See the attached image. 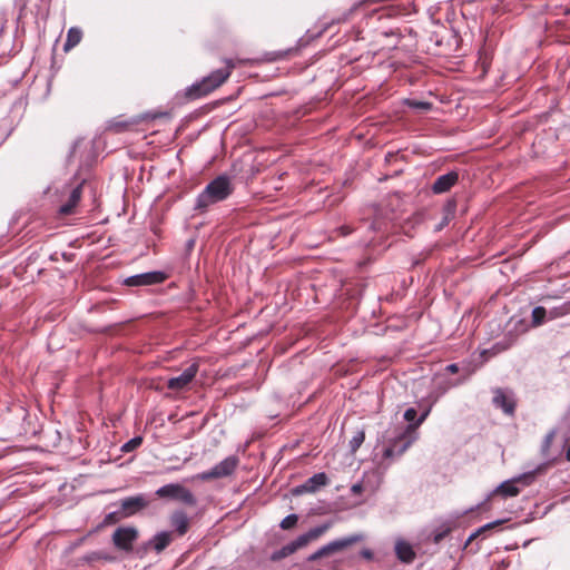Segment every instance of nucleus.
<instances>
[{"label": "nucleus", "mask_w": 570, "mask_h": 570, "mask_svg": "<svg viewBox=\"0 0 570 570\" xmlns=\"http://www.w3.org/2000/svg\"><path fill=\"white\" fill-rule=\"evenodd\" d=\"M234 190L230 178L227 175H219L213 179L205 189L197 196L195 208L202 212L210 205L228 198Z\"/></svg>", "instance_id": "nucleus-4"}, {"label": "nucleus", "mask_w": 570, "mask_h": 570, "mask_svg": "<svg viewBox=\"0 0 570 570\" xmlns=\"http://www.w3.org/2000/svg\"><path fill=\"white\" fill-rule=\"evenodd\" d=\"M311 537H298L297 540L284 546L282 549L275 551L271 556L272 561H279L291 554H293L299 548L305 547L308 543Z\"/></svg>", "instance_id": "nucleus-15"}, {"label": "nucleus", "mask_w": 570, "mask_h": 570, "mask_svg": "<svg viewBox=\"0 0 570 570\" xmlns=\"http://www.w3.org/2000/svg\"><path fill=\"white\" fill-rule=\"evenodd\" d=\"M452 530H453L452 528H448L445 530H442V531L438 532L436 534H440V535L449 534Z\"/></svg>", "instance_id": "nucleus-42"}, {"label": "nucleus", "mask_w": 570, "mask_h": 570, "mask_svg": "<svg viewBox=\"0 0 570 570\" xmlns=\"http://www.w3.org/2000/svg\"><path fill=\"white\" fill-rule=\"evenodd\" d=\"M171 541V537H155V539L149 540L146 544V550L153 548L157 552H161L164 549H166Z\"/></svg>", "instance_id": "nucleus-24"}, {"label": "nucleus", "mask_w": 570, "mask_h": 570, "mask_svg": "<svg viewBox=\"0 0 570 570\" xmlns=\"http://www.w3.org/2000/svg\"><path fill=\"white\" fill-rule=\"evenodd\" d=\"M358 537H348L341 540H335L323 547L322 549L317 550L315 553L311 554L308 557L309 561H315L317 559H321L323 557H327L331 554H334L336 552L343 551L347 547L352 546L357 541Z\"/></svg>", "instance_id": "nucleus-9"}, {"label": "nucleus", "mask_w": 570, "mask_h": 570, "mask_svg": "<svg viewBox=\"0 0 570 570\" xmlns=\"http://www.w3.org/2000/svg\"><path fill=\"white\" fill-rule=\"evenodd\" d=\"M124 518L125 517L122 515L120 509L118 508V509H116L115 511H111L110 513H108L105 517L104 523L105 524H115V523L119 522Z\"/></svg>", "instance_id": "nucleus-30"}, {"label": "nucleus", "mask_w": 570, "mask_h": 570, "mask_svg": "<svg viewBox=\"0 0 570 570\" xmlns=\"http://www.w3.org/2000/svg\"><path fill=\"white\" fill-rule=\"evenodd\" d=\"M394 552L400 562L410 564L422 553V549L416 543H411L405 539H399L394 544Z\"/></svg>", "instance_id": "nucleus-8"}, {"label": "nucleus", "mask_w": 570, "mask_h": 570, "mask_svg": "<svg viewBox=\"0 0 570 570\" xmlns=\"http://www.w3.org/2000/svg\"><path fill=\"white\" fill-rule=\"evenodd\" d=\"M417 415V412L414 407H409L407 410H405L404 412V419L405 421L409 422V424H414L415 422H413L415 420Z\"/></svg>", "instance_id": "nucleus-31"}, {"label": "nucleus", "mask_w": 570, "mask_h": 570, "mask_svg": "<svg viewBox=\"0 0 570 570\" xmlns=\"http://www.w3.org/2000/svg\"><path fill=\"white\" fill-rule=\"evenodd\" d=\"M157 534L165 535V534H169V533H168V532H166V531H161V532H158Z\"/></svg>", "instance_id": "nucleus-47"}, {"label": "nucleus", "mask_w": 570, "mask_h": 570, "mask_svg": "<svg viewBox=\"0 0 570 570\" xmlns=\"http://www.w3.org/2000/svg\"><path fill=\"white\" fill-rule=\"evenodd\" d=\"M170 525L178 532V534H185L189 530V517L181 510H175L169 518Z\"/></svg>", "instance_id": "nucleus-18"}, {"label": "nucleus", "mask_w": 570, "mask_h": 570, "mask_svg": "<svg viewBox=\"0 0 570 570\" xmlns=\"http://www.w3.org/2000/svg\"><path fill=\"white\" fill-rule=\"evenodd\" d=\"M112 534H117V535H120V534H137V531L136 529L134 528H117Z\"/></svg>", "instance_id": "nucleus-34"}, {"label": "nucleus", "mask_w": 570, "mask_h": 570, "mask_svg": "<svg viewBox=\"0 0 570 570\" xmlns=\"http://www.w3.org/2000/svg\"><path fill=\"white\" fill-rule=\"evenodd\" d=\"M459 379H450L445 373H436L433 377L434 385L440 390L441 393H444L446 390L451 389L459 384Z\"/></svg>", "instance_id": "nucleus-19"}, {"label": "nucleus", "mask_w": 570, "mask_h": 570, "mask_svg": "<svg viewBox=\"0 0 570 570\" xmlns=\"http://www.w3.org/2000/svg\"><path fill=\"white\" fill-rule=\"evenodd\" d=\"M530 542H531V540H525L522 546L528 547L530 544Z\"/></svg>", "instance_id": "nucleus-46"}, {"label": "nucleus", "mask_w": 570, "mask_h": 570, "mask_svg": "<svg viewBox=\"0 0 570 570\" xmlns=\"http://www.w3.org/2000/svg\"><path fill=\"white\" fill-rule=\"evenodd\" d=\"M155 495L159 499L177 501L186 507H196L197 498L195 494L180 483H168L155 491Z\"/></svg>", "instance_id": "nucleus-5"}, {"label": "nucleus", "mask_w": 570, "mask_h": 570, "mask_svg": "<svg viewBox=\"0 0 570 570\" xmlns=\"http://www.w3.org/2000/svg\"><path fill=\"white\" fill-rule=\"evenodd\" d=\"M168 275L160 271H153L127 277L124 284L131 287L149 286L164 283Z\"/></svg>", "instance_id": "nucleus-7"}, {"label": "nucleus", "mask_w": 570, "mask_h": 570, "mask_svg": "<svg viewBox=\"0 0 570 570\" xmlns=\"http://www.w3.org/2000/svg\"><path fill=\"white\" fill-rule=\"evenodd\" d=\"M81 38H82L81 29H79L77 27L70 28L67 32V39L63 45V50L69 51L70 49L76 47L81 41Z\"/></svg>", "instance_id": "nucleus-20"}, {"label": "nucleus", "mask_w": 570, "mask_h": 570, "mask_svg": "<svg viewBox=\"0 0 570 570\" xmlns=\"http://www.w3.org/2000/svg\"><path fill=\"white\" fill-rule=\"evenodd\" d=\"M409 105L411 107L422 109V110H429L431 108V104L425 102V101H411Z\"/></svg>", "instance_id": "nucleus-35"}, {"label": "nucleus", "mask_w": 570, "mask_h": 570, "mask_svg": "<svg viewBox=\"0 0 570 570\" xmlns=\"http://www.w3.org/2000/svg\"><path fill=\"white\" fill-rule=\"evenodd\" d=\"M459 372L458 364H449L444 367V370L441 373H445V375L456 374Z\"/></svg>", "instance_id": "nucleus-36"}, {"label": "nucleus", "mask_w": 570, "mask_h": 570, "mask_svg": "<svg viewBox=\"0 0 570 570\" xmlns=\"http://www.w3.org/2000/svg\"><path fill=\"white\" fill-rule=\"evenodd\" d=\"M491 61H492V52L487 49V48H482L479 50L478 52V60L475 62V76L473 77V79L475 80H482L490 66H491Z\"/></svg>", "instance_id": "nucleus-14"}, {"label": "nucleus", "mask_w": 570, "mask_h": 570, "mask_svg": "<svg viewBox=\"0 0 570 570\" xmlns=\"http://www.w3.org/2000/svg\"><path fill=\"white\" fill-rule=\"evenodd\" d=\"M328 478L324 472L315 473L308 478L303 484H299L292 489L293 495H301L303 493H314L321 487L326 485Z\"/></svg>", "instance_id": "nucleus-12"}, {"label": "nucleus", "mask_w": 570, "mask_h": 570, "mask_svg": "<svg viewBox=\"0 0 570 570\" xmlns=\"http://www.w3.org/2000/svg\"><path fill=\"white\" fill-rule=\"evenodd\" d=\"M224 61V68L214 70L208 76L187 87L184 91L185 99L188 101L200 99L220 87L229 78L235 68V63L232 59H225Z\"/></svg>", "instance_id": "nucleus-3"}, {"label": "nucleus", "mask_w": 570, "mask_h": 570, "mask_svg": "<svg viewBox=\"0 0 570 570\" xmlns=\"http://www.w3.org/2000/svg\"><path fill=\"white\" fill-rule=\"evenodd\" d=\"M364 440H365L364 431H357L353 435V438L350 440V451H351V453L354 454L360 449V446L362 445Z\"/></svg>", "instance_id": "nucleus-27"}, {"label": "nucleus", "mask_w": 570, "mask_h": 570, "mask_svg": "<svg viewBox=\"0 0 570 570\" xmlns=\"http://www.w3.org/2000/svg\"><path fill=\"white\" fill-rule=\"evenodd\" d=\"M566 459L570 462V445L568 446L566 451Z\"/></svg>", "instance_id": "nucleus-44"}, {"label": "nucleus", "mask_w": 570, "mask_h": 570, "mask_svg": "<svg viewBox=\"0 0 570 570\" xmlns=\"http://www.w3.org/2000/svg\"><path fill=\"white\" fill-rule=\"evenodd\" d=\"M137 537H112L115 547L124 552H130L132 550L134 540Z\"/></svg>", "instance_id": "nucleus-23"}, {"label": "nucleus", "mask_w": 570, "mask_h": 570, "mask_svg": "<svg viewBox=\"0 0 570 570\" xmlns=\"http://www.w3.org/2000/svg\"><path fill=\"white\" fill-rule=\"evenodd\" d=\"M82 184L83 183H80L75 188H72V190L68 197V200L59 207L58 213L60 215L67 216L75 212L76 206L78 205V203L81 199Z\"/></svg>", "instance_id": "nucleus-17"}, {"label": "nucleus", "mask_w": 570, "mask_h": 570, "mask_svg": "<svg viewBox=\"0 0 570 570\" xmlns=\"http://www.w3.org/2000/svg\"><path fill=\"white\" fill-rule=\"evenodd\" d=\"M429 412H424L414 424L397 426L385 440L383 459L394 460L400 458L417 439L416 429L424 422Z\"/></svg>", "instance_id": "nucleus-2"}, {"label": "nucleus", "mask_w": 570, "mask_h": 570, "mask_svg": "<svg viewBox=\"0 0 570 570\" xmlns=\"http://www.w3.org/2000/svg\"><path fill=\"white\" fill-rule=\"evenodd\" d=\"M136 124H137L136 120L112 119L108 122L107 129L115 134H120V132L129 130Z\"/></svg>", "instance_id": "nucleus-21"}, {"label": "nucleus", "mask_w": 570, "mask_h": 570, "mask_svg": "<svg viewBox=\"0 0 570 570\" xmlns=\"http://www.w3.org/2000/svg\"><path fill=\"white\" fill-rule=\"evenodd\" d=\"M297 521H298V515L295 513H292V514H288L287 517H285L281 521L279 527L285 531L293 530L295 528V525L297 524Z\"/></svg>", "instance_id": "nucleus-28"}, {"label": "nucleus", "mask_w": 570, "mask_h": 570, "mask_svg": "<svg viewBox=\"0 0 570 570\" xmlns=\"http://www.w3.org/2000/svg\"><path fill=\"white\" fill-rule=\"evenodd\" d=\"M95 559H110V558L107 556H102L100 553H94V557L89 558V560H95Z\"/></svg>", "instance_id": "nucleus-40"}, {"label": "nucleus", "mask_w": 570, "mask_h": 570, "mask_svg": "<svg viewBox=\"0 0 570 570\" xmlns=\"http://www.w3.org/2000/svg\"><path fill=\"white\" fill-rule=\"evenodd\" d=\"M351 491L354 494H360L363 491L362 483L358 482V483L353 484L352 488H351Z\"/></svg>", "instance_id": "nucleus-38"}, {"label": "nucleus", "mask_w": 570, "mask_h": 570, "mask_svg": "<svg viewBox=\"0 0 570 570\" xmlns=\"http://www.w3.org/2000/svg\"><path fill=\"white\" fill-rule=\"evenodd\" d=\"M442 538H443V537L435 535V537H434V542H435V543H439V542L441 541V539H442Z\"/></svg>", "instance_id": "nucleus-45"}, {"label": "nucleus", "mask_w": 570, "mask_h": 570, "mask_svg": "<svg viewBox=\"0 0 570 570\" xmlns=\"http://www.w3.org/2000/svg\"><path fill=\"white\" fill-rule=\"evenodd\" d=\"M361 556H362L364 559H366V560H372V559H373V557H374V554H373L372 550H370V549H363V550L361 551Z\"/></svg>", "instance_id": "nucleus-37"}, {"label": "nucleus", "mask_w": 570, "mask_h": 570, "mask_svg": "<svg viewBox=\"0 0 570 570\" xmlns=\"http://www.w3.org/2000/svg\"><path fill=\"white\" fill-rule=\"evenodd\" d=\"M327 529H328V524L325 523V524L317 525V527L309 529L305 534H312V535L323 534L325 531H327Z\"/></svg>", "instance_id": "nucleus-32"}, {"label": "nucleus", "mask_w": 570, "mask_h": 570, "mask_svg": "<svg viewBox=\"0 0 570 570\" xmlns=\"http://www.w3.org/2000/svg\"><path fill=\"white\" fill-rule=\"evenodd\" d=\"M239 464V459L236 455L225 458L208 471H204L194 476L196 480L209 481L214 479L225 478L232 475Z\"/></svg>", "instance_id": "nucleus-6"}, {"label": "nucleus", "mask_w": 570, "mask_h": 570, "mask_svg": "<svg viewBox=\"0 0 570 570\" xmlns=\"http://www.w3.org/2000/svg\"><path fill=\"white\" fill-rule=\"evenodd\" d=\"M199 370L198 362H193L184 372L175 377H170L167 381V387L173 391H180L187 387L195 379Z\"/></svg>", "instance_id": "nucleus-10"}, {"label": "nucleus", "mask_w": 570, "mask_h": 570, "mask_svg": "<svg viewBox=\"0 0 570 570\" xmlns=\"http://www.w3.org/2000/svg\"><path fill=\"white\" fill-rule=\"evenodd\" d=\"M456 210V202L453 199H450L445 203L443 207V217L441 223L438 226V229L443 228L446 226L454 217Z\"/></svg>", "instance_id": "nucleus-22"}, {"label": "nucleus", "mask_w": 570, "mask_h": 570, "mask_svg": "<svg viewBox=\"0 0 570 570\" xmlns=\"http://www.w3.org/2000/svg\"><path fill=\"white\" fill-rule=\"evenodd\" d=\"M534 472H528L511 480H507L497 487L491 494H489V497L478 505L476 509L471 508L465 510V528L471 529L470 534H482L488 530L508 522V520L504 519H497L482 524H476V512H487L494 507H499L502 499L517 497L521 492L519 484H521L522 488L528 487L534 481Z\"/></svg>", "instance_id": "nucleus-1"}, {"label": "nucleus", "mask_w": 570, "mask_h": 570, "mask_svg": "<svg viewBox=\"0 0 570 570\" xmlns=\"http://www.w3.org/2000/svg\"><path fill=\"white\" fill-rule=\"evenodd\" d=\"M141 443H142V438L135 436V438L130 439L129 441H127L121 446V451L125 453L131 452V451L136 450L137 448H139L141 445Z\"/></svg>", "instance_id": "nucleus-29"}, {"label": "nucleus", "mask_w": 570, "mask_h": 570, "mask_svg": "<svg viewBox=\"0 0 570 570\" xmlns=\"http://www.w3.org/2000/svg\"><path fill=\"white\" fill-rule=\"evenodd\" d=\"M148 500L144 494L128 497L119 502V509L124 517H131L148 507Z\"/></svg>", "instance_id": "nucleus-11"}, {"label": "nucleus", "mask_w": 570, "mask_h": 570, "mask_svg": "<svg viewBox=\"0 0 570 570\" xmlns=\"http://www.w3.org/2000/svg\"><path fill=\"white\" fill-rule=\"evenodd\" d=\"M6 22H7V20L4 19V17L0 16V37L2 36V33L4 31Z\"/></svg>", "instance_id": "nucleus-39"}, {"label": "nucleus", "mask_w": 570, "mask_h": 570, "mask_svg": "<svg viewBox=\"0 0 570 570\" xmlns=\"http://www.w3.org/2000/svg\"><path fill=\"white\" fill-rule=\"evenodd\" d=\"M478 537H465V549L470 546V543L476 539Z\"/></svg>", "instance_id": "nucleus-41"}, {"label": "nucleus", "mask_w": 570, "mask_h": 570, "mask_svg": "<svg viewBox=\"0 0 570 570\" xmlns=\"http://www.w3.org/2000/svg\"><path fill=\"white\" fill-rule=\"evenodd\" d=\"M294 51H295L294 49H288V50H285V51L273 52L272 57L269 58V60H281V59H284L285 57H287L289 53H292Z\"/></svg>", "instance_id": "nucleus-33"}, {"label": "nucleus", "mask_w": 570, "mask_h": 570, "mask_svg": "<svg viewBox=\"0 0 570 570\" xmlns=\"http://www.w3.org/2000/svg\"><path fill=\"white\" fill-rule=\"evenodd\" d=\"M532 326L537 327L544 323L547 317V309L543 306H537L532 309Z\"/></svg>", "instance_id": "nucleus-25"}, {"label": "nucleus", "mask_w": 570, "mask_h": 570, "mask_svg": "<svg viewBox=\"0 0 570 570\" xmlns=\"http://www.w3.org/2000/svg\"><path fill=\"white\" fill-rule=\"evenodd\" d=\"M550 318L562 317L570 314V301L562 303L560 306H556L549 312Z\"/></svg>", "instance_id": "nucleus-26"}, {"label": "nucleus", "mask_w": 570, "mask_h": 570, "mask_svg": "<svg viewBox=\"0 0 570 570\" xmlns=\"http://www.w3.org/2000/svg\"><path fill=\"white\" fill-rule=\"evenodd\" d=\"M341 229H342L343 235H348L352 232L348 227H345V226L342 227Z\"/></svg>", "instance_id": "nucleus-43"}, {"label": "nucleus", "mask_w": 570, "mask_h": 570, "mask_svg": "<svg viewBox=\"0 0 570 570\" xmlns=\"http://www.w3.org/2000/svg\"><path fill=\"white\" fill-rule=\"evenodd\" d=\"M459 180V174L456 171H450L439 176L432 185L434 194H443Z\"/></svg>", "instance_id": "nucleus-16"}, {"label": "nucleus", "mask_w": 570, "mask_h": 570, "mask_svg": "<svg viewBox=\"0 0 570 570\" xmlns=\"http://www.w3.org/2000/svg\"><path fill=\"white\" fill-rule=\"evenodd\" d=\"M493 404L495 407L501 409L505 414L513 415L515 412L517 402L512 395H509L504 390L498 389L494 392Z\"/></svg>", "instance_id": "nucleus-13"}]
</instances>
